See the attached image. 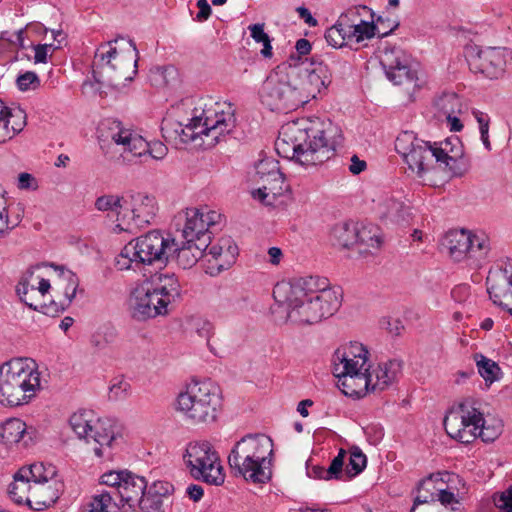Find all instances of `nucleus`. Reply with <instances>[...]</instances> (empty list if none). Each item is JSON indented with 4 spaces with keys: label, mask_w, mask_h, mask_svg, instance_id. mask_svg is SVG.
<instances>
[{
    "label": "nucleus",
    "mask_w": 512,
    "mask_h": 512,
    "mask_svg": "<svg viewBox=\"0 0 512 512\" xmlns=\"http://www.w3.org/2000/svg\"><path fill=\"white\" fill-rule=\"evenodd\" d=\"M51 38L54 42L50 43H33L32 48L34 50V62L35 63H46L48 56L52 54L55 49H58L65 39V35L61 30H51Z\"/></svg>",
    "instance_id": "obj_45"
},
{
    "label": "nucleus",
    "mask_w": 512,
    "mask_h": 512,
    "mask_svg": "<svg viewBox=\"0 0 512 512\" xmlns=\"http://www.w3.org/2000/svg\"><path fill=\"white\" fill-rule=\"evenodd\" d=\"M84 512H119V506L108 492H101L92 497Z\"/></svg>",
    "instance_id": "obj_48"
},
{
    "label": "nucleus",
    "mask_w": 512,
    "mask_h": 512,
    "mask_svg": "<svg viewBox=\"0 0 512 512\" xmlns=\"http://www.w3.org/2000/svg\"><path fill=\"white\" fill-rule=\"evenodd\" d=\"M402 364L398 360H389L375 366L370 364L364 381L367 383L365 396L371 392H379L392 385L401 373Z\"/></svg>",
    "instance_id": "obj_32"
},
{
    "label": "nucleus",
    "mask_w": 512,
    "mask_h": 512,
    "mask_svg": "<svg viewBox=\"0 0 512 512\" xmlns=\"http://www.w3.org/2000/svg\"><path fill=\"white\" fill-rule=\"evenodd\" d=\"M39 184L37 179L28 172H22L17 177V188L20 190H36Z\"/></svg>",
    "instance_id": "obj_58"
},
{
    "label": "nucleus",
    "mask_w": 512,
    "mask_h": 512,
    "mask_svg": "<svg viewBox=\"0 0 512 512\" xmlns=\"http://www.w3.org/2000/svg\"><path fill=\"white\" fill-rule=\"evenodd\" d=\"M172 490V486L166 482H155L153 487L147 494H150L153 498H158L161 501V496L168 495Z\"/></svg>",
    "instance_id": "obj_60"
},
{
    "label": "nucleus",
    "mask_w": 512,
    "mask_h": 512,
    "mask_svg": "<svg viewBox=\"0 0 512 512\" xmlns=\"http://www.w3.org/2000/svg\"><path fill=\"white\" fill-rule=\"evenodd\" d=\"M332 83L329 66L318 58L278 66L264 81L260 100L271 111L287 112L326 94Z\"/></svg>",
    "instance_id": "obj_1"
},
{
    "label": "nucleus",
    "mask_w": 512,
    "mask_h": 512,
    "mask_svg": "<svg viewBox=\"0 0 512 512\" xmlns=\"http://www.w3.org/2000/svg\"><path fill=\"white\" fill-rule=\"evenodd\" d=\"M334 127L328 120L300 118L281 127L276 151L305 169L323 164L335 150L332 139Z\"/></svg>",
    "instance_id": "obj_5"
},
{
    "label": "nucleus",
    "mask_w": 512,
    "mask_h": 512,
    "mask_svg": "<svg viewBox=\"0 0 512 512\" xmlns=\"http://www.w3.org/2000/svg\"><path fill=\"white\" fill-rule=\"evenodd\" d=\"M208 246L200 245V241L183 239L179 242L175 241V246L172 248V253H176L178 264L188 269L193 267L200 259L204 260V253Z\"/></svg>",
    "instance_id": "obj_37"
},
{
    "label": "nucleus",
    "mask_w": 512,
    "mask_h": 512,
    "mask_svg": "<svg viewBox=\"0 0 512 512\" xmlns=\"http://www.w3.org/2000/svg\"><path fill=\"white\" fill-rule=\"evenodd\" d=\"M411 512H461V507L459 510L452 511L451 508H442L439 510V508H436L435 506H425V507H419V506H413L411 509Z\"/></svg>",
    "instance_id": "obj_64"
},
{
    "label": "nucleus",
    "mask_w": 512,
    "mask_h": 512,
    "mask_svg": "<svg viewBox=\"0 0 512 512\" xmlns=\"http://www.w3.org/2000/svg\"><path fill=\"white\" fill-rule=\"evenodd\" d=\"M480 421L481 412L476 403L465 399L449 409L444 418V427L451 438L468 444L478 437Z\"/></svg>",
    "instance_id": "obj_19"
},
{
    "label": "nucleus",
    "mask_w": 512,
    "mask_h": 512,
    "mask_svg": "<svg viewBox=\"0 0 512 512\" xmlns=\"http://www.w3.org/2000/svg\"><path fill=\"white\" fill-rule=\"evenodd\" d=\"M380 245L381 238L376 229L368 227L357 228V243L355 246H357L359 253H372V251L377 250Z\"/></svg>",
    "instance_id": "obj_47"
},
{
    "label": "nucleus",
    "mask_w": 512,
    "mask_h": 512,
    "mask_svg": "<svg viewBox=\"0 0 512 512\" xmlns=\"http://www.w3.org/2000/svg\"><path fill=\"white\" fill-rule=\"evenodd\" d=\"M238 247L230 236H223L208 243L204 253L203 268L210 276H217L236 262Z\"/></svg>",
    "instance_id": "obj_25"
},
{
    "label": "nucleus",
    "mask_w": 512,
    "mask_h": 512,
    "mask_svg": "<svg viewBox=\"0 0 512 512\" xmlns=\"http://www.w3.org/2000/svg\"><path fill=\"white\" fill-rule=\"evenodd\" d=\"M50 265L34 266L26 270L17 286L20 300L33 310H42L53 301Z\"/></svg>",
    "instance_id": "obj_17"
},
{
    "label": "nucleus",
    "mask_w": 512,
    "mask_h": 512,
    "mask_svg": "<svg viewBox=\"0 0 512 512\" xmlns=\"http://www.w3.org/2000/svg\"><path fill=\"white\" fill-rule=\"evenodd\" d=\"M487 292L495 305L512 315V271L490 270L486 279Z\"/></svg>",
    "instance_id": "obj_30"
},
{
    "label": "nucleus",
    "mask_w": 512,
    "mask_h": 512,
    "mask_svg": "<svg viewBox=\"0 0 512 512\" xmlns=\"http://www.w3.org/2000/svg\"><path fill=\"white\" fill-rule=\"evenodd\" d=\"M37 442V429L18 417L0 421V448L7 456H16Z\"/></svg>",
    "instance_id": "obj_23"
},
{
    "label": "nucleus",
    "mask_w": 512,
    "mask_h": 512,
    "mask_svg": "<svg viewBox=\"0 0 512 512\" xmlns=\"http://www.w3.org/2000/svg\"><path fill=\"white\" fill-rule=\"evenodd\" d=\"M219 218L220 214L208 207H190L178 212L174 221L181 238L197 240L200 241V245L208 246L209 228L215 225Z\"/></svg>",
    "instance_id": "obj_21"
},
{
    "label": "nucleus",
    "mask_w": 512,
    "mask_h": 512,
    "mask_svg": "<svg viewBox=\"0 0 512 512\" xmlns=\"http://www.w3.org/2000/svg\"><path fill=\"white\" fill-rule=\"evenodd\" d=\"M395 150L406 164L408 174L424 185L440 186L468 171L463 144L456 136L432 143L412 131H403L395 140Z\"/></svg>",
    "instance_id": "obj_2"
},
{
    "label": "nucleus",
    "mask_w": 512,
    "mask_h": 512,
    "mask_svg": "<svg viewBox=\"0 0 512 512\" xmlns=\"http://www.w3.org/2000/svg\"><path fill=\"white\" fill-rule=\"evenodd\" d=\"M276 321L312 325L332 316L341 306L342 292L325 277L306 276L281 281L273 289Z\"/></svg>",
    "instance_id": "obj_3"
},
{
    "label": "nucleus",
    "mask_w": 512,
    "mask_h": 512,
    "mask_svg": "<svg viewBox=\"0 0 512 512\" xmlns=\"http://www.w3.org/2000/svg\"><path fill=\"white\" fill-rule=\"evenodd\" d=\"M31 474H29V465L22 466L13 476V481L8 486V495L10 499L19 505L30 507Z\"/></svg>",
    "instance_id": "obj_35"
},
{
    "label": "nucleus",
    "mask_w": 512,
    "mask_h": 512,
    "mask_svg": "<svg viewBox=\"0 0 512 512\" xmlns=\"http://www.w3.org/2000/svg\"><path fill=\"white\" fill-rule=\"evenodd\" d=\"M197 7L199 11L196 15V19L200 22L207 20L211 14V7L207 0H198Z\"/></svg>",
    "instance_id": "obj_61"
},
{
    "label": "nucleus",
    "mask_w": 512,
    "mask_h": 512,
    "mask_svg": "<svg viewBox=\"0 0 512 512\" xmlns=\"http://www.w3.org/2000/svg\"><path fill=\"white\" fill-rule=\"evenodd\" d=\"M345 459L346 451L340 449L338 455L333 458L327 469L320 465L313 464L309 460L306 462V475L315 480L330 481L344 479L343 465Z\"/></svg>",
    "instance_id": "obj_36"
},
{
    "label": "nucleus",
    "mask_w": 512,
    "mask_h": 512,
    "mask_svg": "<svg viewBox=\"0 0 512 512\" xmlns=\"http://www.w3.org/2000/svg\"><path fill=\"white\" fill-rule=\"evenodd\" d=\"M366 464L367 459L362 451L357 447L352 448L349 454V463L346 467V470H343L344 479L341 480L346 481L358 475L364 470Z\"/></svg>",
    "instance_id": "obj_50"
},
{
    "label": "nucleus",
    "mask_w": 512,
    "mask_h": 512,
    "mask_svg": "<svg viewBox=\"0 0 512 512\" xmlns=\"http://www.w3.org/2000/svg\"><path fill=\"white\" fill-rule=\"evenodd\" d=\"M127 473V470L107 471L100 476V483L115 488L119 492Z\"/></svg>",
    "instance_id": "obj_57"
},
{
    "label": "nucleus",
    "mask_w": 512,
    "mask_h": 512,
    "mask_svg": "<svg viewBox=\"0 0 512 512\" xmlns=\"http://www.w3.org/2000/svg\"><path fill=\"white\" fill-rule=\"evenodd\" d=\"M180 295L181 285L174 274L156 273L134 285L129 308L133 317L140 320L166 316Z\"/></svg>",
    "instance_id": "obj_7"
},
{
    "label": "nucleus",
    "mask_w": 512,
    "mask_h": 512,
    "mask_svg": "<svg viewBox=\"0 0 512 512\" xmlns=\"http://www.w3.org/2000/svg\"><path fill=\"white\" fill-rule=\"evenodd\" d=\"M469 242L466 260L471 266L481 267L491 252L490 238L484 232L471 231Z\"/></svg>",
    "instance_id": "obj_38"
},
{
    "label": "nucleus",
    "mask_w": 512,
    "mask_h": 512,
    "mask_svg": "<svg viewBox=\"0 0 512 512\" xmlns=\"http://www.w3.org/2000/svg\"><path fill=\"white\" fill-rule=\"evenodd\" d=\"M492 502L497 512H512V485L494 493Z\"/></svg>",
    "instance_id": "obj_55"
},
{
    "label": "nucleus",
    "mask_w": 512,
    "mask_h": 512,
    "mask_svg": "<svg viewBox=\"0 0 512 512\" xmlns=\"http://www.w3.org/2000/svg\"><path fill=\"white\" fill-rule=\"evenodd\" d=\"M147 153L155 160H162L166 157L168 148L161 141H152L148 142Z\"/></svg>",
    "instance_id": "obj_59"
},
{
    "label": "nucleus",
    "mask_w": 512,
    "mask_h": 512,
    "mask_svg": "<svg viewBox=\"0 0 512 512\" xmlns=\"http://www.w3.org/2000/svg\"><path fill=\"white\" fill-rule=\"evenodd\" d=\"M146 488L147 482L143 477L128 471L118 493L130 507L139 505V512H163L162 501L145 494Z\"/></svg>",
    "instance_id": "obj_27"
},
{
    "label": "nucleus",
    "mask_w": 512,
    "mask_h": 512,
    "mask_svg": "<svg viewBox=\"0 0 512 512\" xmlns=\"http://www.w3.org/2000/svg\"><path fill=\"white\" fill-rule=\"evenodd\" d=\"M381 64L387 78L395 85L404 86L408 93L415 92L424 84L418 75V65L402 50H385L381 56Z\"/></svg>",
    "instance_id": "obj_22"
},
{
    "label": "nucleus",
    "mask_w": 512,
    "mask_h": 512,
    "mask_svg": "<svg viewBox=\"0 0 512 512\" xmlns=\"http://www.w3.org/2000/svg\"><path fill=\"white\" fill-rule=\"evenodd\" d=\"M48 33V29L40 23L28 24L24 29L14 32L5 31L0 36V54L27 49Z\"/></svg>",
    "instance_id": "obj_29"
},
{
    "label": "nucleus",
    "mask_w": 512,
    "mask_h": 512,
    "mask_svg": "<svg viewBox=\"0 0 512 512\" xmlns=\"http://www.w3.org/2000/svg\"><path fill=\"white\" fill-rule=\"evenodd\" d=\"M16 85L22 92L36 90L40 86V79L35 72L26 71L18 75Z\"/></svg>",
    "instance_id": "obj_56"
},
{
    "label": "nucleus",
    "mask_w": 512,
    "mask_h": 512,
    "mask_svg": "<svg viewBox=\"0 0 512 512\" xmlns=\"http://www.w3.org/2000/svg\"><path fill=\"white\" fill-rule=\"evenodd\" d=\"M370 352L360 342H349L336 349L333 355V374L338 388L352 398L365 397L367 382L364 381L370 368Z\"/></svg>",
    "instance_id": "obj_11"
},
{
    "label": "nucleus",
    "mask_w": 512,
    "mask_h": 512,
    "mask_svg": "<svg viewBox=\"0 0 512 512\" xmlns=\"http://www.w3.org/2000/svg\"><path fill=\"white\" fill-rule=\"evenodd\" d=\"M436 501L440 502L442 508H451L452 511L459 510L461 507L454 493L446 490V483L439 473L432 474L420 482L413 506L439 508Z\"/></svg>",
    "instance_id": "obj_24"
},
{
    "label": "nucleus",
    "mask_w": 512,
    "mask_h": 512,
    "mask_svg": "<svg viewBox=\"0 0 512 512\" xmlns=\"http://www.w3.org/2000/svg\"><path fill=\"white\" fill-rule=\"evenodd\" d=\"M434 117L440 122H446L447 127L454 132L463 129L460 115L465 105L455 93H446L439 96L433 103Z\"/></svg>",
    "instance_id": "obj_31"
},
{
    "label": "nucleus",
    "mask_w": 512,
    "mask_h": 512,
    "mask_svg": "<svg viewBox=\"0 0 512 512\" xmlns=\"http://www.w3.org/2000/svg\"><path fill=\"white\" fill-rule=\"evenodd\" d=\"M365 433L373 444H377L384 436L383 428L379 426H369L365 429Z\"/></svg>",
    "instance_id": "obj_62"
},
{
    "label": "nucleus",
    "mask_w": 512,
    "mask_h": 512,
    "mask_svg": "<svg viewBox=\"0 0 512 512\" xmlns=\"http://www.w3.org/2000/svg\"><path fill=\"white\" fill-rule=\"evenodd\" d=\"M351 13L348 10L342 13L334 25L325 32V39L328 45L333 48H342L353 44V33L351 30Z\"/></svg>",
    "instance_id": "obj_34"
},
{
    "label": "nucleus",
    "mask_w": 512,
    "mask_h": 512,
    "mask_svg": "<svg viewBox=\"0 0 512 512\" xmlns=\"http://www.w3.org/2000/svg\"><path fill=\"white\" fill-rule=\"evenodd\" d=\"M175 239L165 236L158 230L149 231L129 241L114 259L118 271H136L141 265L165 264Z\"/></svg>",
    "instance_id": "obj_12"
},
{
    "label": "nucleus",
    "mask_w": 512,
    "mask_h": 512,
    "mask_svg": "<svg viewBox=\"0 0 512 512\" xmlns=\"http://www.w3.org/2000/svg\"><path fill=\"white\" fill-rule=\"evenodd\" d=\"M158 211L157 200L146 193H136L126 200L125 211L118 218L114 234H134L141 228L150 225Z\"/></svg>",
    "instance_id": "obj_20"
},
{
    "label": "nucleus",
    "mask_w": 512,
    "mask_h": 512,
    "mask_svg": "<svg viewBox=\"0 0 512 512\" xmlns=\"http://www.w3.org/2000/svg\"><path fill=\"white\" fill-rule=\"evenodd\" d=\"M68 423L74 434L91 446L97 458L111 460L125 444L124 427L112 419L98 417L92 410L74 412Z\"/></svg>",
    "instance_id": "obj_8"
},
{
    "label": "nucleus",
    "mask_w": 512,
    "mask_h": 512,
    "mask_svg": "<svg viewBox=\"0 0 512 512\" xmlns=\"http://www.w3.org/2000/svg\"><path fill=\"white\" fill-rule=\"evenodd\" d=\"M32 489L30 508L35 511H43L52 506L63 491V482L57 468L46 462H34L29 464Z\"/></svg>",
    "instance_id": "obj_16"
},
{
    "label": "nucleus",
    "mask_w": 512,
    "mask_h": 512,
    "mask_svg": "<svg viewBox=\"0 0 512 512\" xmlns=\"http://www.w3.org/2000/svg\"><path fill=\"white\" fill-rule=\"evenodd\" d=\"M26 125V112L21 107L9 106L0 99V144L13 139Z\"/></svg>",
    "instance_id": "obj_33"
},
{
    "label": "nucleus",
    "mask_w": 512,
    "mask_h": 512,
    "mask_svg": "<svg viewBox=\"0 0 512 512\" xmlns=\"http://www.w3.org/2000/svg\"><path fill=\"white\" fill-rule=\"evenodd\" d=\"M126 199L117 194H105L95 201L98 211L107 213L110 232L114 234V227L118 225V218L125 211Z\"/></svg>",
    "instance_id": "obj_40"
},
{
    "label": "nucleus",
    "mask_w": 512,
    "mask_h": 512,
    "mask_svg": "<svg viewBox=\"0 0 512 512\" xmlns=\"http://www.w3.org/2000/svg\"><path fill=\"white\" fill-rule=\"evenodd\" d=\"M376 209L381 218L392 222H399L402 219L403 204L393 196H380L376 201Z\"/></svg>",
    "instance_id": "obj_42"
},
{
    "label": "nucleus",
    "mask_w": 512,
    "mask_h": 512,
    "mask_svg": "<svg viewBox=\"0 0 512 512\" xmlns=\"http://www.w3.org/2000/svg\"><path fill=\"white\" fill-rule=\"evenodd\" d=\"M174 109L186 116L175 130L184 144L212 147L236 127L234 106L218 97L205 95L187 98L176 104Z\"/></svg>",
    "instance_id": "obj_4"
},
{
    "label": "nucleus",
    "mask_w": 512,
    "mask_h": 512,
    "mask_svg": "<svg viewBox=\"0 0 512 512\" xmlns=\"http://www.w3.org/2000/svg\"><path fill=\"white\" fill-rule=\"evenodd\" d=\"M116 340V331L110 327H101L91 336V344L98 350L105 349Z\"/></svg>",
    "instance_id": "obj_52"
},
{
    "label": "nucleus",
    "mask_w": 512,
    "mask_h": 512,
    "mask_svg": "<svg viewBox=\"0 0 512 512\" xmlns=\"http://www.w3.org/2000/svg\"><path fill=\"white\" fill-rule=\"evenodd\" d=\"M173 407L186 422L192 424L213 423L221 409L219 387L208 379H193L178 392Z\"/></svg>",
    "instance_id": "obj_10"
},
{
    "label": "nucleus",
    "mask_w": 512,
    "mask_h": 512,
    "mask_svg": "<svg viewBox=\"0 0 512 512\" xmlns=\"http://www.w3.org/2000/svg\"><path fill=\"white\" fill-rule=\"evenodd\" d=\"M503 427V421L498 416L488 415L484 418L481 413V421L478 424V437L484 442H492L502 434Z\"/></svg>",
    "instance_id": "obj_44"
},
{
    "label": "nucleus",
    "mask_w": 512,
    "mask_h": 512,
    "mask_svg": "<svg viewBox=\"0 0 512 512\" xmlns=\"http://www.w3.org/2000/svg\"><path fill=\"white\" fill-rule=\"evenodd\" d=\"M287 190L288 185L277 160L265 158L256 164L249 179V193L253 200L273 206Z\"/></svg>",
    "instance_id": "obj_14"
},
{
    "label": "nucleus",
    "mask_w": 512,
    "mask_h": 512,
    "mask_svg": "<svg viewBox=\"0 0 512 512\" xmlns=\"http://www.w3.org/2000/svg\"><path fill=\"white\" fill-rule=\"evenodd\" d=\"M268 262L273 266H278L283 259V252L278 247H270L267 251Z\"/></svg>",
    "instance_id": "obj_63"
},
{
    "label": "nucleus",
    "mask_w": 512,
    "mask_h": 512,
    "mask_svg": "<svg viewBox=\"0 0 512 512\" xmlns=\"http://www.w3.org/2000/svg\"><path fill=\"white\" fill-rule=\"evenodd\" d=\"M131 395V384L122 375L111 379L108 387V397L111 401H123Z\"/></svg>",
    "instance_id": "obj_49"
},
{
    "label": "nucleus",
    "mask_w": 512,
    "mask_h": 512,
    "mask_svg": "<svg viewBox=\"0 0 512 512\" xmlns=\"http://www.w3.org/2000/svg\"><path fill=\"white\" fill-rule=\"evenodd\" d=\"M474 361L476 363L478 373L484 379L487 386H490L501 379V368L495 361L482 354H475Z\"/></svg>",
    "instance_id": "obj_43"
},
{
    "label": "nucleus",
    "mask_w": 512,
    "mask_h": 512,
    "mask_svg": "<svg viewBox=\"0 0 512 512\" xmlns=\"http://www.w3.org/2000/svg\"><path fill=\"white\" fill-rule=\"evenodd\" d=\"M357 225L342 223L333 228V244L342 248H351L357 243Z\"/></svg>",
    "instance_id": "obj_46"
},
{
    "label": "nucleus",
    "mask_w": 512,
    "mask_h": 512,
    "mask_svg": "<svg viewBox=\"0 0 512 512\" xmlns=\"http://www.w3.org/2000/svg\"><path fill=\"white\" fill-rule=\"evenodd\" d=\"M50 279L53 283L51 294L52 302H59L60 305H69L76 297L79 279L74 272L63 267L50 265Z\"/></svg>",
    "instance_id": "obj_28"
},
{
    "label": "nucleus",
    "mask_w": 512,
    "mask_h": 512,
    "mask_svg": "<svg viewBox=\"0 0 512 512\" xmlns=\"http://www.w3.org/2000/svg\"><path fill=\"white\" fill-rule=\"evenodd\" d=\"M9 199L7 192L0 184V237L14 228L9 219Z\"/></svg>",
    "instance_id": "obj_53"
},
{
    "label": "nucleus",
    "mask_w": 512,
    "mask_h": 512,
    "mask_svg": "<svg viewBox=\"0 0 512 512\" xmlns=\"http://www.w3.org/2000/svg\"><path fill=\"white\" fill-rule=\"evenodd\" d=\"M510 53L505 48L486 47L477 49L469 55L471 71L482 74L488 79H499L505 73Z\"/></svg>",
    "instance_id": "obj_26"
},
{
    "label": "nucleus",
    "mask_w": 512,
    "mask_h": 512,
    "mask_svg": "<svg viewBox=\"0 0 512 512\" xmlns=\"http://www.w3.org/2000/svg\"><path fill=\"white\" fill-rule=\"evenodd\" d=\"M188 328L203 339H209L214 333L213 324L200 317H191L187 320Z\"/></svg>",
    "instance_id": "obj_54"
},
{
    "label": "nucleus",
    "mask_w": 512,
    "mask_h": 512,
    "mask_svg": "<svg viewBox=\"0 0 512 512\" xmlns=\"http://www.w3.org/2000/svg\"><path fill=\"white\" fill-rule=\"evenodd\" d=\"M137 50L129 43L117 49L111 42L101 45L94 59L93 76L102 86L121 89L137 73Z\"/></svg>",
    "instance_id": "obj_13"
},
{
    "label": "nucleus",
    "mask_w": 512,
    "mask_h": 512,
    "mask_svg": "<svg viewBox=\"0 0 512 512\" xmlns=\"http://www.w3.org/2000/svg\"><path fill=\"white\" fill-rule=\"evenodd\" d=\"M273 442L264 434L246 435L229 455L230 467L247 482L263 484L271 478Z\"/></svg>",
    "instance_id": "obj_9"
},
{
    "label": "nucleus",
    "mask_w": 512,
    "mask_h": 512,
    "mask_svg": "<svg viewBox=\"0 0 512 512\" xmlns=\"http://www.w3.org/2000/svg\"><path fill=\"white\" fill-rule=\"evenodd\" d=\"M351 13V30L353 33V44L360 43L374 37L376 26L372 21L361 19V14L369 13V9L365 6L355 7L349 10Z\"/></svg>",
    "instance_id": "obj_41"
},
{
    "label": "nucleus",
    "mask_w": 512,
    "mask_h": 512,
    "mask_svg": "<svg viewBox=\"0 0 512 512\" xmlns=\"http://www.w3.org/2000/svg\"><path fill=\"white\" fill-rule=\"evenodd\" d=\"M185 465L192 477L208 484L221 485L225 474L219 455L213 446L206 442H192L183 455Z\"/></svg>",
    "instance_id": "obj_15"
},
{
    "label": "nucleus",
    "mask_w": 512,
    "mask_h": 512,
    "mask_svg": "<svg viewBox=\"0 0 512 512\" xmlns=\"http://www.w3.org/2000/svg\"><path fill=\"white\" fill-rule=\"evenodd\" d=\"M248 30L250 31V35L252 39L263 45L261 49V55L265 58L272 57V46L269 35L264 31V24H252L249 25Z\"/></svg>",
    "instance_id": "obj_51"
},
{
    "label": "nucleus",
    "mask_w": 512,
    "mask_h": 512,
    "mask_svg": "<svg viewBox=\"0 0 512 512\" xmlns=\"http://www.w3.org/2000/svg\"><path fill=\"white\" fill-rule=\"evenodd\" d=\"M470 235V230L461 229L449 231L444 236L442 244L454 261L466 260Z\"/></svg>",
    "instance_id": "obj_39"
},
{
    "label": "nucleus",
    "mask_w": 512,
    "mask_h": 512,
    "mask_svg": "<svg viewBox=\"0 0 512 512\" xmlns=\"http://www.w3.org/2000/svg\"><path fill=\"white\" fill-rule=\"evenodd\" d=\"M48 368L31 357H14L0 365V404L22 407L48 387Z\"/></svg>",
    "instance_id": "obj_6"
},
{
    "label": "nucleus",
    "mask_w": 512,
    "mask_h": 512,
    "mask_svg": "<svg viewBox=\"0 0 512 512\" xmlns=\"http://www.w3.org/2000/svg\"><path fill=\"white\" fill-rule=\"evenodd\" d=\"M97 133L100 142L110 139L124 159L141 157L147 152L148 141L140 131L125 126L117 120L105 119L101 121Z\"/></svg>",
    "instance_id": "obj_18"
}]
</instances>
